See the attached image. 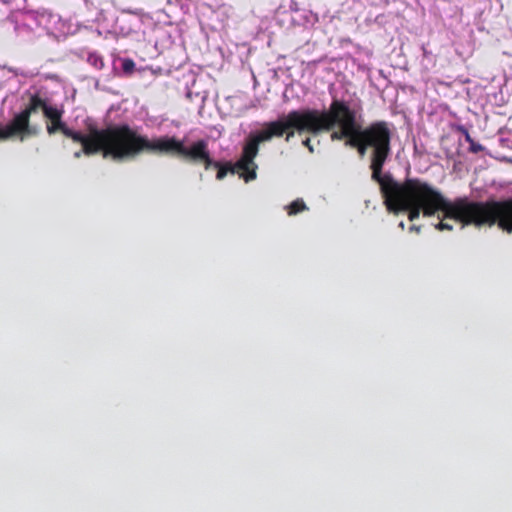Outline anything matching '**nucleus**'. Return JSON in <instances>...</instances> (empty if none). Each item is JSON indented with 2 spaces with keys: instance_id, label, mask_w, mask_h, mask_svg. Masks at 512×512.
<instances>
[{
  "instance_id": "nucleus-1",
  "label": "nucleus",
  "mask_w": 512,
  "mask_h": 512,
  "mask_svg": "<svg viewBox=\"0 0 512 512\" xmlns=\"http://www.w3.org/2000/svg\"><path fill=\"white\" fill-rule=\"evenodd\" d=\"M391 124L386 121H375L365 128L358 123L356 137L350 141V147L356 148L360 156H364L371 148V178L380 186L384 204L389 212L395 214L407 211L408 219L414 221L425 215L433 214L437 209H444L448 216L460 217L468 212L472 205L465 200L448 203L442 198L441 192L419 178H406L397 182L390 173L383 174V166L391 152Z\"/></svg>"
},
{
  "instance_id": "nucleus-2",
  "label": "nucleus",
  "mask_w": 512,
  "mask_h": 512,
  "mask_svg": "<svg viewBox=\"0 0 512 512\" xmlns=\"http://www.w3.org/2000/svg\"><path fill=\"white\" fill-rule=\"evenodd\" d=\"M23 97H27V103L18 113V122L21 125L23 136L31 133V115L41 110L48 120L46 122L47 133L54 135L61 132L73 142L80 143L86 156L101 154L103 158H110L114 161L137 157V149L142 135L128 124L112 125L101 129L90 124L87 126V134H83L69 128L63 121L64 109L50 105L48 99L43 98L40 92L26 91Z\"/></svg>"
},
{
  "instance_id": "nucleus-3",
  "label": "nucleus",
  "mask_w": 512,
  "mask_h": 512,
  "mask_svg": "<svg viewBox=\"0 0 512 512\" xmlns=\"http://www.w3.org/2000/svg\"><path fill=\"white\" fill-rule=\"evenodd\" d=\"M143 152L179 157L195 164H203L206 170L214 167L217 169L216 178L218 180L224 179L228 172H236L245 182L251 181L246 179L248 172L237 167L238 160L234 165L214 161L210 156L208 143L203 139L197 140L187 147L183 140L175 136H161L149 139L147 136L142 135L137 149V156Z\"/></svg>"
},
{
  "instance_id": "nucleus-4",
  "label": "nucleus",
  "mask_w": 512,
  "mask_h": 512,
  "mask_svg": "<svg viewBox=\"0 0 512 512\" xmlns=\"http://www.w3.org/2000/svg\"><path fill=\"white\" fill-rule=\"evenodd\" d=\"M314 113V109L292 110L287 115L270 122H265L262 129L251 132L243 144L237 167L247 171V180H255L257 177L258 165L255 158L259 152L261 143L269 142L274 137H282L285 135V141L289 142L294 137L295 131L298 133H311L310 128H303V123L307 120L308 115Z\"/></svg>"
},
{
  "instance_id": "nucleus-5",
  "label": "nucleus",
  "mask_w": 512,
  "mask_h": 512,
  "mask_svg": "<svg viewBox=\"0 0 512 512\" xmlns=\"http://www.w3.org/2000/svg\"><path fill=\"white\" fill-rule=\"evenodd\" d=\"M442 198L448 203H455L458 200H465L469 205H472L469 211L460 217L448 216L444 209H437L431 215H425L421 210L424 217L434 216L437 212H442L443 216L440 221L435 224V228L439 231H452L453 225L445 222L446 219H452L460 222L463 226L474 225L476 227L497 225L502 231L512 234V198L503 200H487V201H473L468 197H459L450 201L443 195Z\"/></svg>"
},
{
  "instance_id": "nucleus-6",
  "label": "nucleus",
  "mask_w": 512,
  "mask_h": 512,
  "mask_svg": "<svg viewBox=\"0 0 512 512\" xmlns=\"http://www.w3.org/2000/svg\"><path fill=\"white\" fill-rule=\"evenodd\" d=\"M307 120L302 126L310 128L311 134L317 135L323 131H330L336 126L339 130L331 133V140L346 139L345 144L350 146L352 138L357 133V112L351 109L347 102L339 99H333L328 111H319L314 109V113L305 118Z\"/></svg>"
},
{
  "instance_id": "nucleus-7",
  "label": "nucleus",
  "mask_w": 512,
  "mask_h": 512,
  "mask_svg": "<svg viewBox=\"0 0 512 512\" xmlns=\"http://www.w3.org/2000/svg\"><path fill=\"white\" fill-rule=\"evenodd\" d=\"M18 119L19 114L17 113L4 128H0V140L9 139L15 136H21V139H23L21 125L19 124Z\"/></svg>"
},
{
  "instance_id": "nucleus-8",
  "label": "nucleus",
  "mask_w": 512,
  "mask_h": 512,
  "mask_svg": "<svg viewBox=\"0 0 512 512\" xmlns=\"http://www.w3.org/2000/svg\"><path fill=\"white\" fill-rule=\"evenodd\" d=\"M285 210L287 211V214L289 216L297 215L303 211L308 210V207L306 206L303 199L298 198L291 202L289 205L285 207Z\"/></svg>"
},
{
  "instance_id": "nucleus-9",
  "label": "nucleus",
  "mask_w": 512,
  "mask_h": 512,
  "mask_svg": "<svg viewBox=\"0 0 512 512\" xmlns=\"http://www.w3.org/2000/svg\"><path fill=\"white\" fill-rule=\"evenodd\" d=\"M135 68V63L132 59H125L122 62V69L125 73H132Z\"/></svg>"
},
{
  "instance_id": "nucleus-10",
  "label": "nucleus",
  "mask_w": 512,
  "mask_h": 512,
  "mask_svg": "<svg viewBox=\"0 0 512 512\" xmlns=\"http://www.w3.org/2000/svg\"><path fill=\"white\" fill-rule=\"evenodd\" d=\"M466 140L471 143V150L473 152H478L482 149V146L480 144H474L470 135L466 134Z\"/></svg>"
},
{
  "instance_id": "nucleus-11",
  "label": "nucleus",
  "mask_w": 512,
  "mask_h": 512,
  "mask_svg": "<svg viewBox=\"0 0 512 512\" xmlns=\"http://www.w3.org/2000/svg\"><path fill=\"white\" fill-rule=\"evenodd\" d=\"M302 144H303L305 147H307V148H308V150H309L311 153H313V152H314V148H313V146H312V144H311V140H310V138H306V139L302 142Z\"/></svg>"
},
{
  "instance_id": "nucleus-12",
  "label": "nucleus",
  "mask_w": 512,
  "mask_h": 512,
  "mask_svg": "<svg viewBox=\"0 0 512 512\" xmlns=\"http://www.w3.org/2000/svg\"><path fill=\"white\" fill-rule=\"evenodd\" d=\"M421 230V227L420 226H416V225H412L410 228H409V231L410 232H416V233H419Z\"/></svg>"
},
{
  "instance_id": "nucleus-13",
  "label": "nucleus",
  "mask_w": 512,
  "mask_h": 512,
  "mask_svg": "<svg viewBox=\"0 0 512 512\" xmlns=\"http://www.w3.org/2000/svg\"><path fill=\"white\" fill-rule=\"evenodd\" d=\"M82 154H84L83 148L80 151L75 152L74 153V157L75 158H80Z\"/></svg>"
},
{
  "instance_id": "nucleus-14",
  "label": "nucleus",
  "mask_w": 512,
  "mask_h": 512,
  "mask_svg": "<svg viewBox=\"0 0 512 512\" xmlns=\"http://www.w3.org/2000/svg\"><path fill=\"white\" fill-rule=\"evenodd\" d=\"M399 226L401 227V229H404V223H403V222H401V223L399 224Z\"/></svg>"
}]
</instances>
